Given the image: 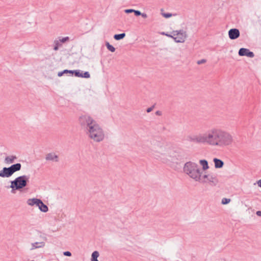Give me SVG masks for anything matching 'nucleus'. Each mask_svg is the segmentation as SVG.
<instances>
[{"label":"nucleus","mask_w":261,"mask_h":261,"mask_svg":"<svg viewBox=\"0 0 261 261\" xmlns=\"http://www.w3.org/2000/svg\"><path fill=\"white\" fill-rule=\"evenodd\" d=\"M187 139L191 143L218 148L231 146L234 142L233 137L229 132L218 127H213L203 132L189 135Z\"/></svg>","instance_id":"nucleus-1"},{"label":"nucleus","mask_w":261,"mask_h":261,"mask_svg":"<svg viewBox=\"0 0 261 261\" xmlns=\"http://www.w3.org/2000/svg\"><path fill=\"white\" fill-rule=\"evenodd\" d=\"M151 155L160 163L170 166L178 161L176 152L167 144L159 141L153 144Z\"/></svg>","instance_id":"nucleus-2"},{"label":"nucleus","mask_w":261,"mask_h":261,"mask_svg":"<svg viewBox=\"0 0 261 261\" xmlns=\"http://www.w3.org/2000/svg\"><path fill=\"white\" fill-rule=\"evenodd\" d=\"M183 172L195 181L200 180V175L202 171L199 165L195 162L189 161L183 167Z\"/></svg>","instance_id":"nucleus-3"},{"label":"nucleus","mask_w":261,"mask_h":261,"mask_svg":"<svg viewBox=\"0 0 261 261\" xmlns=\"http://www.w3.org/2000/svg\"><path fill=\"white\" fill-rule=\"evenodd\" d=\"M85 133L89 139L95 142H102L105 138L104 130L97 122L87 129Z\"/></svg>","instance_id":"nucleus-4"},{"label":"nucleus","mask_w":261,"mask_h":261,"mask_svg":"<svg viewBox=\"0 0 261 261\" xmlns=\"http://www.w3.org/2000/svg\"><path fill=\"white\" fill-rule=\"evenodd\" d=\"M29 177L26 175L20 176L11 181L10 188L12 189L11 193H15V191L25 187L27 185Z\"/></svg>","instance_id":"nucleus-5"},{"label":"nucleus","mask_w":261,"mask_h":261,"mask_svg":"<svg viewBox=\"0 0 261 261\" xmlns=\"http://www.w3.org/2000/svg\"><path fill=\"white\" fill-rule=\"evenodd\" d=\"M95 123H96V121L88 115H82L78 118V123L85 133Z\"/></svg>","instance_id":"nucleus-6"},{"label":"nucleus","mask_w":261,"mask_h":261,"mask_svg":"<svg viewBox=\"0 0 261 261\" xmlns=\"http://www.w3.org/2000/svg\"><path fill=\"white\" fill-rule=\"evenodd\" d=\"M197 182L202 184L208 183L212 186H216L219 182L217 176L213 173H210L202 175H200V180H198Z\"/></svg>","instance_id":"nucleus-7"},{"label":"nucleus","mask_w":261,"mask_h":261,"mask_svg":"<svg viewBox=\"0 0 261 261\" xmlns=\"http://www.w3.org/2000/svg\"><path fill=\"white\" fill-rule=\"evenodd\" d=\"M174 39L177 43H184L187 38V34L186 31L183 30L173 31L172 36H169Z\"/></svg>","instance_id":"nucleus-8"},{"label":"nucleus","mask_w":261,"mask_h":261,"mask_svg":"<svg viewBox=\"0 0 261 261\" xmlns=\"http://www.w3.org/2000/svg\"><path fill=\"white\" fill-rule=\"evenodd\" d=\"M238 54L240 56H246L249 58H253L254 54L248 48H241L239 49Z\"/></svg>","instance_id":"nucleus-9"},{"label":"nucleus","mask_w":261,"mask_h":261,"mask_svg":"<svg viewBox=\"0 0 261 261\" xmlns=\"http://www.w3.org/2000/svg\"><path fill=\"white\" fill-rule=\"evenodd\" d=\"M45 159L47 161L58 162L59 161L58 155L54 152L47 153L45 155Z\"/></svg>","instance_id":"nucleus-10"},{"label":"nucleus","mask_w":261,"mask_h":261,"mask_svg":"<svg viewBox=\"0 0 261 261\" xmlns=\"http://www.w3.org/2000/svg\"><path fill=\"white\" fill-rule=\"evenodd\" d=\"M240 31L237 29H231L228 31V36L231 40L237 39L240 36Z\"/></svg>","instance_id":"nucleus-11"},{"label":"nucleus","mask_w":261,"mask_h":261,"mask_svg":"<svg viewBox=\"0 0 261 261\" xmlns=\"http://www.w3.org/2000/svg\"><path fill=\"white\" fill-rule=\"evenodd\" d=\"M12 174L10 167H4L3 170L0 171V176L2 177H9Z\"/></svg>","instance_id":"nucleus-12"},{"label":"nucleus","mask_w":261,"mask_h":261,"mask_svg":"<svg viewBox=\"0 0 261 261\" xmlns=\"http://www.w3.org/2000/svg\"><path fill=\"white\" fill-rule=\"evenodd\" d=\"M45 245V243L44 241L36 242L31 244V248L30 250H33L34 249L43 248Z\"/></svg>","instance_id":"nucleus-13"},{"label":"nucleus","mask_w":261,"mask_h":261,"mask_svg":"<svg viewBox=\"0 0 261 261\" xmlns=\"http://www.w3.org/2000/svg\"><path fill=\"white\" fill-rule=\"evenodd\" d=\"M40 200V199L36 198H30L28 199L27 203L30 206H32L35 205L37 206Z\"/></svg>","instance_id":"nucleus-14"},{"label":"nucleus","mask_w":261,"mask_h":261,"mask_svg":"<svg viewBox=\"0 0 261 261\" xmlns=\"http://www.w3.org/2000/svg\"><path fill=\"white\" fill-rule=\"evenodd\" d=\"M37 206L40 211L43 213H46L48 211L47 206L44 204L41 200H40Z\"/></svg>","instance_id":"nucleus-15"},{"label":"nucleus","mask_w":261,"mask_h":261,"mask_svg":"<svg viewBox=\"0 0 261 261\" xmlns=\"http://www.w3.org/2000/svg\"><path fill=\"white\" fill-rule=\"evenodd\" d=\"M21 165L20 163H17L14 165H12L10 167L11 172L13 174L14 172L19 171L21 169Z\"/></svg>","instance_id":"nucleus-16"},{"label":"nucleus","mask_w":261,"mask_h":261,"mask_svg":"<svg viewBox=\"0 0 261 261\" xmlns=\"http://www.w3.org/2000/svg\"><path fill=\"white\" fill-rule=\"evenodd\" d=\"M213 161L214 162L215 167L216 168H222L224 165L223 162L220 159L215 158V159H214Z\"/></svg>","instance_id":"nucleus-17"},{"label":"nucleus","mask_w":261,"mask_h":261,"mask_svg":"<svg viewBox=\"0 0 261 261\" xmlns=\"http://www.w3.org/2000/svg\"><path fill=\"white\" fill-rule=\"evenodd\" d=\"M199 164L202 167V169L203 171H205L209 168L208 162L205 160H200L199 161Z\"/></svg>","instance_id":"nucleus-18"},{"label":"nucleus","mask_w":261,"mask_h":261,"mask_svg":"<svg viewBox=\"0 0 261 261\" xmlns=\"http://www.w3.org/2000/svg\"><path fill=\"white\" fill-rule=\"evenodd\" d=\"M16 159L15 156H8L5 158V162L7 163L11 164L14 162V160Z\"/></svg>","instance_id":"nucleus-19"},{"label":"nucleus","mask_w":261,"mask_h":261,"mask_svg":"<svg viewBox=\"0 0 261 261\" xmlns=\"http://www.w3.org/2000/svg\"><path fill=\"white\" fill-rule=\"evenodd\" d=\"M99 252L98 251H94L92 254L91 261H98L97 258L99 256Z\"/></svg>","instance_id":"nucleus-20"},{"label":"nucleus","mask_w":261,"mask_h":261,"mask_svg":"<svg viewBox=\"0 0 261 261\" xmlns=\"http://www.w3.org/2000/svg\"><path fill=\"white\" fill-rule=\"evenodd\" d=\"M125 36V33L116 34L114 36V38L116 40H119L123 39Z\"/></svg>","instance_id":"nucleus-21"},{"label":"nucleus","mask_w":261,"mask_h":261,"mask_svg":"<svg viewBox=\"0 0 261 261\" xmlns=\"http://www.w3.org/2000/svg\"><path fill=\"white\" fill-rule=\"evenodd\" d=\"M75 76L82 77L83 76V71L80 70H72Z\"/></svg>","instance_id":"nucleus-22"},{"label":"nucleus","mask_w":261,"mask_h":261,"mask_svg":"<svg viewBox=\"0 0 261 261\" xmlns=\"http://www.w3.org/2000/svg\"><path fill=\"white\" fill-rule=\"evenodd\" d=\"M106 45L107 48L111 52H114L115 51V48L111 45L109 42H106Z\"/></svg>","instance_id":"nucleus-23"},{"label":"nucleus","mask_w":261,"mask_h":261,"mask_svg":"<svg viewBox=\"0 0 261 261\" xmlns=\"http://www.w3.org/2000/svg\"><path fill=\"white\" fill-rule=\"evenodd\" d=\"M54 43H55V46L54 47V49L55 50H58L59 47L61 46V44L60 43V41H59L58 40H55L54 41Z\"/></svg>","instance_id":"nucleus-24"},{"label":"nucleus","mask_w":261,"mask_h":261,"mask_svg":"<svg viewBox=\"0 0 261 261\" xmlns=\"http://www.w3.org/2000/svg\"><path fill=\"white\" fill-rule=\"evenodd\" d=\"M230 199L229 198H223L222 199V201H221V203L223 204H228L230 202Z\"/></svg>","instance_id":"nucleus-25"},{"label":"nucleus","mask_w":261,"mask_h":261,"mask_svg":"<svg viewBox=\"0 0 261 261\" xmlns=\"http://www.w3.org/2000/svg\"><path fill=\"white\" fill-rule=\"evenodd\" d=\"M90 77V74L88 71H85L84 73H83V76L82 77L88 79Z\"/></svg>","instance_id":"nucleus-26"},{"label":"nucleus","mask_w":261,"mask_h":261,"mask_svg":"<svg viewBox=\"0 0 261 261\" xmlns=\"http://www.w3.org/2000/svg\"><path fill=\"white\" fill-rule=\"evenodd\" d=\"M68 40H69V37H65L62 38L61 39H60L59 41H60V43L62 44V43H64Z\"/></svg>","instance_id":"nucleus-27"},{"label":"nucleus","mask_w":261,"mask_h":261,"mask_svg":"<svg viewBox=\"0 0 261 261\" xmlns=\"http://www.w3.org/2000/svg\"><path fill=\"white\" fill-rule=\"evenodd\" d=\"M162 14L164 17L167 18H169L172 16V14L169 13H163Z\"/></svg>","instance_id":"nucleus-28"},{"label":"nucleus","mask_w":261,"mask_h":261,"mask_svg":"<svg viewBox=\"0 0 261 261\" xmlns=\"http://www.w3.org/2000/svg\"><path fill=\"white\" fill-rule=\"evenodd\" d=\"M205 62H206V60L205 59H202V60H198L197 62V64L200 65V64L204 63Z\"/></svg>","instance_id":"nucleus-29"},{"label":"nucleus","mask_w":261,"mask_h":261,"mask_svg":"<svg viewBox=\"0 0 261 261\" xmlns=\"http://www.w3.org/2000/svg\"><path fill=\"white\" fill-rule=\"evenodd\" d=\"M134 13L136 16H140L141 14V12L139 10H134Z\"/></svg>","instance_id":"nucleus-30"},{"label":"nucleus","mask_w":261,"mask_h":261,"mask_svg":"<svg viewBox=\"0 0 261 261\" xmlns=\"http://www.w3.org/2000/svg\"><path fill=\"white\" fill-rule=\"evenodd\" d=\"M63 254L65 256H71V253L69 251H65V252H63Z\"/></svg>","instance_id":"nucleus-31"},{"label":"nucleus","mask_w":261,"mask_h":261,"mask_svg":"<svg viewBox=\"0 0 261 261\" xmlns=\"http://www.w3.org/2000/svg\"><path fill=\"white\" fill-rule=\"evenodd\" d=\"M63 74L64 73H71V74H73V71L72 70H67V69H65L63 71Z\"/></svg>","instance_id":"nucleus-32"},{"label":"nucleus","mask_w":261,"mask_h":261,"mask_svg":"<svg viewBox=\"0 0 261 261\" xmlns=\"http://www.w3.org/2000/svg\"><path fill=\"white\" fill-rule=\"evenodd\" d=\"M134 9H126L124 10V12L126 13H132V12H134Z\"/></svg>","instance_id":"nucleus-33"},{"label":"nucleus","mask_w":261,"mask_h":261,"mask_svg":"<svg viewBox=\"0 0 261 261\" xmlns=\"http://www.w3.org/2000/svg\"><path fill=\"white\" fill-rule=\"evenodd\" d=\"M153 108H154V106L149 107V108L147 109L146 112L147 113H149V112H151L153 110Z\"/></svg>","instance_id":"nucleus-34"},{"label":"nucleus","mask_w":261,"mask_h":261,"mask_svg":"<svg viewBox=\"0 0 261 261\" xmlns=\"http://www.w3.org/2000/svg\"><path fill=\"white\" fill-rule=\"evenodd\" d=\"M140 15H141L142 17H143L144 18H146L147 17V15L146 13H141V14Z\"/></svg>","instance_id":"nucleus-35"},{"label":"nucleus","mask_w":261,"mask_h":261,"mask_svg":"<svg viewBox=\"0 0 261 261\" xmlns=\"http://www.w3.org/2000/svg\"><path fill=\"white\" fill-rule=\"evenodd\" d=\"M257 184L258 185V186L261 188V179L258 180L257 181Z\"/></svg>","instance_id":"nucleus-36"},{"label":"nucleus","mask_w":261,"mask_h":261,"mask_svg":"<svg viewBox=\"0 0 261 261\" xmlns=\"http://www.w3.org/2000/svg\"><path fill=\"white\" fill-rule=\"evenodd\" d=\"M63 75V71H61V72H59L58 73V76H61Z\"/></svg>","instance_id":"nucleus-37"},{"label":"nucleus","mask_w":261,"mask_h":261,"mask_svg":"<svg viewBox=\"0 0 261 261\" xmlns=\"http://www.w3.org/2000/svg\"><path fill=\"white\" fill-rule=\"evenodd\" d=\"M155 114H156V115H159V116H160V115H162V112H161V111H156V112H155Z\"/></svg>","instance_id":"nucleus-38"},{"label":"nucleus","mask_w":261,"mask_h":261,"mask_svg":"<svg viewBox=\"0 0 261 261\" xmlns=\"http://www.w3.org/2000/svg\"><path fill=\"white\" fill-rule=\"evenodd\" d=\"M256 215L258 216H260L261 217V211H257L256 213Z\"/></svg>","instance_id":"nucleus-39"},{"label":"nucleus","mask_w":261,"mask_h":261,"mask_svg":"<svg viewBox=\"0 0 261 261\" xmlns=\"http://www.w3.org/2000/svg\"><path fill=\"white\" fill-rule=\"evenodd\" d=\"M161 34H162V35H166V36H168V37H169V36H172V34H171V35L168 34H167V33H165V32H162V33H161Z\"/></svg>","instance_id":"nucleus-40"},{"label":"nucleus","mask_w":261,"mask_h":261,"mask_svg":"<svg viewBox=\"0 0 261 261\" xmlns=\"http://www.w3.org/2000/svg\"><path fill=\"white\" fill-rule=\"evenodd\" d=\"M42 239H43L44 241H46L47 240V238L45 237H43Z\"/></svg>","instance_id":"nucleus-41"}]
</instances>
